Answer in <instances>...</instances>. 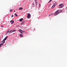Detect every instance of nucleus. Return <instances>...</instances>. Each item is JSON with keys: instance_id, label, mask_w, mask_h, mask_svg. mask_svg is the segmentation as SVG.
Returning <instances> with one entry per match:
<instances>
[{"instance_id": "obj_1", "label": "nucleus", "mask_w": 67, "mask_h": 67, "mask_svg": "<svg viewBox=\"0 0 67 67\" xmlns=\"http://www.w3.org/2000/svg\"><path fill=\"white\" fill-rule=\"evenodd\" d=\"M60 12H63V10L62 9H60V10H57L55 12L54 14V16H56V15H58V14L60 13Z\"/></svg>"}, {"instance_id": "obj_2", "label": "nucleus", "mask_w": 67, "mask_h": 67, "mask_svg": "<svg viewBox=\"0 0 67 67\" xmlns=\"http://www.w3.org/2000/svg\"><path fill=\"white\" fill-rule=\"evenodd\" d=\"M31 14L30 13H28L27 15V19H30L31 18Z\"/></svg>"}, {"instance_id": "obj_3", "label": "nucleus", "mask_w": 67, "mask_h": 67, "mask_svg": "<svg viewBox=\"0 0 67 67\" xmlns=\"http://www.w3.org/2000/svg\"><path fill=\"white\" fill-rule=\"evenodd\" d=\"M59 6H60L59 7V8H62L64 7V5H63V4H61L59 5Z\"/></svg>"}, {"instance_id": "obj_4", "label": "nucleus", "mask_w": 67, "mask_h": 67, "mask_svg": "<svg viewBox=\"0 0 67 67\" xmlns=\"http://www.w3.org/2000/svg\"><path fill=\"white\" fill-rule=\"evenodd\" d=\"M57 4L56 3H55L51 7L52 9H53L55 7V6Z\"/></svg>"}, {"instance_id": "obj_5", "label": "nucleus", "mask_w": 67, "mask_h": 67, "mask_svg": "<svg viewBox=\"0 0 67 67\" xmlns=\"http://www.w3.org/2000/svg\"><path fill=\"white\" fill-rule=\"evenodd\" d=\"M19 31L21 33H24V31H23V30H19Z\"/></svg>"}, {"instance_id": "obj_6", "label": "nucleus", "mask_w": 67, "mask_h": 67, "mask_svg": "<svg viewBox=\"0 0 67 67\" xmlns=\"http://www.w3.org/2000/svg\"><path fill=\"white\" fill-rule=\"evenodd\" d=\"M7 38H8V36H7L3 40V41L1 42V43H2V42H3V41H5L7 40Z\"/></svg>"}, {"instance_id": "obj_7", "label": "nucleus", "mask_w": 67, "mask_h": 67, "mask_svg": "<svg viewBox=\"0 0 67 67\" xmlns=\"http://www.w3.org/2000/svg\"><path fill=\"white\" fill-rule=\"evenodd\" d=\"M14 21H13V20H12L10 21V23H11V24H13V23L14 22Z\"/></svg>"}, {"instance_id": "obj_8", "label": "nucleus", "mask_w": 67, "mask_h": 67, "mask_svg": "<svg viewBox=\"0 0 67 67\" xmlns=\"http://www.w3.org/2000/svg\"><path fill=\"white\" fill-rule=\"evenodd\" d=\"M4 43H5V41H3V42L1 44H0V45H1V46L2 45H3V44H4Z\"/></svg>"}, {"instance_id": "obj_9", "label": "nucleus", "mask_w": 67, "mask_h": 67, "mask_svg": "<svg viewBox=\"0 0 67 67\" xmlns=\"http://www.w3.org/2000/svg\"><path fill=\"white\" fill-rule=\"evenodd\" d=\"M19 36L21 37H23V34H20L19 35Z\"/></svg>"}, {"instance_id": "obj_10", "label": "nucleus", "mask_w": 67, "mask_h": 67, "mask_svg": "<svg viewBox=\"0 0 67 67\" xmlns=\"http://www.w3.org/2000/svg\"><path fill=\"white\" fill-rule=\"evenodd\" d=\"M10 30H8L7 32H6L5 34L7 35L8 33H9Z\"/></svg>"}, {"instance_id": "obj_11", "label": "nucleus", "mask_w": 67, "mask_h": 67, "mask_svg": "<svg viewBox=\"0 0 67 67\" xmlns=\"http://www.w3.org/2000/svg\"><path fill=\"white\" fill-rule=\"evenodd\" d=\"M24 24H25V23H24V22L22 21V23L21 24V25H24Z\"/></svg>"}, {"instance_id": "obj_12", "label": "nucleus", "mask_w": 67, "mask_h": 67, "mask_svg": "<svg viewBox=\"0 0 67 67\" xmlns=\"http://www.w3.org/2000/svg\"><path fill=\"white\" fill-rule=\"evenodd\" d=\"M23 9V8L22 7H20L19 8V10H22Z\"/></svg>"}, {"instance_id": "obj_13", "label": "nucleus", "mask_w": 67, "mask_h": 67, "mask_svg": "<svg viewBox=\"0 0 67 67\" xmlns=\"http://www.w3.org/2000/svg\"><path fill=\"white\" fill-rule=\"evenodd\" d=\"M23 20V18L19 20V21H20V22H21V21H22V20Z\"/></svg>"}, {"instance_id": "obj_14", "label": "nucleus", "mask_w": 67, "mask_h": 67, "mask_svg": "<svg viewBox=\"0 0 67 67\" xmlns=\"http://www.w3.org/2000/svg\"><path fill=\"white\" fill-rule=\"evenodd\" d=\"M32 5L33 7H34V3H32Z\"/></svg>"}, {"instance_id": "obj_15", "label": "nucleus", "mask_w": 67, "mask_h": 67, "mask_svg": "<svg viewBox=\"0 0 67 67\" xmlns=\"http://www.w3.org/2000/svg\"><path fill=\"white\" fill-rule=\"evenodd\" d=\"M14 15H15L16 16H18V15H17V14H16V13H15V14Z\"/></svg>"}, {"instance_id": "obj_16", "label": "nucleus", "mask_w": 67, "mask_h": 67, "mask_svg": "<svg viewBox=\"0 0 67 67\" xmlns=\"http://www.w3.org/2000/svg\"><path fill=\"white\" fill-rule=\"evenodd\" d=\"M12 33V32H11V31L10 30L9 31V34H10V33Z\"/></svg>"}, {"instance_id": "obj_17", "label": "nucleus", "mask_w": 67, "mask_h": 67, "mask_svg": "<svg viewBox=\"0 0 67 67\" xmlns=\"http://www.w3.org/2000/svg\"><path fill=\"white\" fill-rule=\"evenodd\" d=\"M35 3H36V5H37V2H35Z\"/></svg>"}, {"instance_id": "obj_18", "label": "nucleus", "mask_w": 67, "mask_h": 67, "mask_svg": "<svg viewBox=\"0 0 67 67\" xmlns=\"http://www.w3.org/2000/svg\"><path fill=\"white\" fill-rule=\"evenodd\" d=\"M13 32H16V30H13Z\"/></svg>"}, {"instance_id": "obj_19", "label": "nucleus", "mask_w": 67, "mask_h": 67, "mask_svg": "<svg viewBox=\"0 0 67 67\" xmlns=\"http://www.w3.org/2000/svg\"><path fill=\"white\" fill-rule=\"evenodd\" d=\"M52 1V0H50V1L48 2V3H49V2H51V1Z\"/></svg>"}, {"instance_id": "obj_20", "label": "nucleus", "mask_w": 67, "mask_h": 67, "mask_svg": "<svg viewBox=\"0 0 67 67\" xmlns=\"http://www.w3.org/2000/svg\"><path fill=\"white\" fill-rule=\"evenodd\" d=\"M39 7L40 8L41 7V5H40V3L39 4Z\"/></svg>"}, {"instance_id": "obj_21", "label": "nucleus", "mask_w": 67, "mask_h": 67, "mask_svg": "<svg viewBox=\"0 0 67 67\" xmlns=\"http://www.w3.org/2000/svg\"><path fill=\"white\" fill-rule=\"evenodd\" d=\"M12 10H13L12 9L10 10H9V11H10V12H12Z\"/></svg>"}, {"instance_id": "obj_22", "label": "nucleus", "mask_w": 67, "mask_h": 67, "mask_svg": "<svg viewBox=\"0 0 67 67\" xmlns=\"http://www.w3.org/2000/svg\"><path fill=\"white\" fill-rule=\"evenodd\" d=\"M14 16L13 15H12L11 18H12V17H13Z\"/></svg>"}, {"instance_id": "obj_23", "label": "nucleus", "mask_w": 67, "mask_h": 67, "mask_svg": "<svg viewBox=\"0 0 67 67\" xmlns=\"http://www.w3.org/2000/svg\"><path fill=\"white\" fill-rule=\"evenodd\" d=\"M25 20H24L23 21V22H25Z\"/></svg>"}, {"instance_id": "obj_24", "label": "nucleus", "mask_w": 67, "mask_h": 67, "mask_svg": "<svg viewBox=\"0 0 67 67\" xmlns=\"http://www.w3.org/2000/svg\"><path fill=\"white\" fill-rule=\"evenodd\" d=\"M10 31H11V32L12 33V32H13V30H10Z\"/></svg>"}, {"instance_id": "obj_25", "label": "nucleus", "mask_w": 67, "mask_h": 67, "mask_svg": "<svg viewBox=\"0 0 67 67\" xmlns=\"http://www.w3.org/2000/svg\"><path fill=\"white\" fill-rule=\"evenodd\" d=\"M3 27V25L1 26V27Z\"/></svg>"}, {"instance_id": "obj_26", "label": "nucleus", "mask_w": 67, "mask_h": 67, "mask_svg": "<svg viewBox=\"0 0 67 67\" xmlns=\"http://www.w3.org/2000/svg\"><path fill=\"white\" fill-rule=\"evenodd\" d=\"M37 1V0H35V2Z\"/></svg>"}, {"instance_id": "obj_27", "label": "nucleus", "mask_w": 67, "mask_h": 67, "mask_svg": "<svg viewBox=\"0 0 67 67\" xmlns=\"http://www.w3.org/2000/svg\"><path fill=\"white\" fill-rule=\"evenodd\" d=\"M1 47V46L0 44V47Z\"/></svg>"}, {"instance_id": "obj_28", "label": "nucleus", "mask_w": 67, "mask_h": 67, "mask_svg": "<svg viewBox=\"0 0 67 67\" xmlns=\"http://www.w3.org/2000/svg\"><path fill=\"white\" fill-rule=\"evenodd\" d=\"M51 15H49V16H51Z\"/></svg>"}, {"instance_id": "obj_29", "label": "nucleus", "mask_w": 67, "mask_h": 67, "mask_svg": "<svg viewBox=\"0 0 67 67\" xmlns=\"http://www.w3.org/2000/svg\"><path fill=\"white\" fill-rule=\"evenodd\" d=\"M15 12V10L14 12Z\"/></svg>"}, {"instance_id": "obj_30", "label": "nucleus", "mask_w": 67, "mask_h": 67, "mask_svg": "<svg viewBox=\"0 0 67 67\" xmlns=\"http://www.w3.org/2000/svg\"><path fill=\"white\" fill-rule=\"evenodd\" d=\"M30 1H31V0H29Z\"/></svg>"}, {"instance_id": "obj_31", "label": "nucleus", "mask_w": 67, "mask_h": 67, "mask_svg": "<svg viewBox=\"0 0 67 67\" xmlns=\"http://www.w3.org/2000/svg\"><path fill=\"white\" fill-rule=\"evenodd\" d=\"M2 37H3V36H2Z\"/></svg>"}]
</instances>
